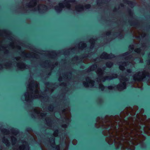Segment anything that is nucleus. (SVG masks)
<instances>
[{
    "label": "nucleus",
    "instance_id": "f257e3e1",
    "mask_svg": "<svg viewBox=\"0 0 150 150\" xmlns=\"http://www.w3.org/2000/svg\"><path fill=\"white\" fill-rule=\"evenodd\" d=\"M39 2V0H31L27 4V8L34 11H38L40 13H44L48 10L49 8L47 6L43 4H39L36 7V6Z\"/></svg>",
    "mask_w": 150,
    "mask_h": 150
},
{
    "label": "nucleus",
    "instance_id": "f03ea898",
    "mask_svg": "<svg viewBox=\"0 0 150 150\" xmlns=\"http://www.w3.org/2000/svg\"><path fill=\"white\" fill-rule=\"evenodd\" d=\"M96 74L99 78V81H104L106 80H111L114 78H116L117 77V75L116 74H112L110 76H103L104 74V71L101 68H98L96 71ZM97 81H98V79L97 78Z\"/></svg>",
    "mask_w": 150,
    "mask_h": 150
},
{
    "label": "nucleus",
    "instance_id": "7ed1b4c3",
    "mask_svg": "<svg viewBox=\"0 0 150 150\" xmlns=\"http://www.w3.org/2000/svg\"><path fill=\"white\" fill-rule=\"evenodd\" d=\"M76 4L75 0H64V3H59V6H54V9L57 12L59 13L61 12L62 9L65 6L68 9H70L71 4Z\"/></svg>",
    "mask_w": 150,
    "mask_h": 150
},
{
    "label": "nucleus",
    "instance_id": "20e7f679",
    "mask_svg": "<svg viewBox=\"0 0 150 150\" xmlns=\"http://www.w3.org/2000/svg\"><path fill=\"white\" fill-rule=\"evenodd\" d=\"M131 31L132 33H133V36L135 37L137 40V42H135L134 40V43L135 44H138L140 43V37L144 38L146 36V34L143 31L140 29L138 30H137L135 27H132L131 29Z\"/></svg>",
    "mask_w": 150,
    "mask_h": 150
},
{
    "label": "nucleus",
    "instance_id": "39448f33",
    "mask_svg": "<svg viewBox=\"0 0 150 150\" xmlns=\"http://www.w3.org/2000/svg\"><path fill=\"white\" fill-rule=\"evenodd\" d=\"M150 75L149 72L145 71L142 72L139 71L133 75V80L136 81L141 82L146 78V76L149 77Z\"/></svg>",
    "mask_w": 150,
    "mask_h": 150
},
{
    "label": "nucleus",
    "instance_id": "423d86ee",
    "mask_svg": "<svg viewBox=\"0 0 150 150\" xmlns=\"http://www.w3.org/2000/svg\"><path fill=\"white\" fill-rule=\"evenodd\" d=\"M129 52H127L121 55L122 56L124 57L125 59L128 61L121 62V64L119 66V69L120 70H124L125 69V67L129 64V63H131V62H130L131 60H134V58H132V55H129Z\"/></svg>",
    "mask_w": 150,
    "mask_h": 150
},
{
    "label": "nucleus",
    "instance_id": "0eeeda50",
    "mask_svg": "<svg viewBox=\"0 0 150 150\" xmlns=\"http://www.w3.org/2000/svg\"><path fill=\"white\" fill-rule=\"evenodd\" d=\"M58 62H57L54 63L51 62L50 60H45L43 61L41 64V66L44 68H50L51 70H52L56 67L57 66Z\"/></svg>",
    "mask_w": 150,
    "mask_h": 150
},
{
    "label": "nucleus",
    "instance_id": "6e6552de",
    "mask_svg": "<svg viewBox=\"0 0 150 150\" xmlns=\"http://www.w3.org/2000/svg\"><path fill=\"white\" fill-rule=\"evenodd\" d=\"M22 55L25 58H32L38 59L40 58V56L38 54L33 52H27L24 50L22 52Z\"/></svg>",
    "mask_w": 150,
    "mask_h": 150
},
{
    "label": "nucleus",
    "instance_id": "1a4fd4ad",
    "mask_svg": "<svg viewBox=\"0 0 150 150\" xmlns=\"http://www.w3.org/2000/svg\"><path fill=\"white\" fill-rule=\"evenodd\" d=\"M89 57V54L86 55L83 57H79L78 56H76L72 58L71 61L73 62H76L79 60H83V62L85 64H88L91 62V61L90 60L88 57Z\"/></svg>",
    "mask_w": 150,
    "mask_h": 150
},
{
    "label": "nucleus",
    "instance_id": "9d476101",
    "mask_svg": "<svg viewBox=\"0 0 150 150\" xmlns=\"http://www.w3.org/2000/svg\"><path fill=\"white\" fill-rule=\"evenodd\" d=\"M63 77L61 75L59 76L58 80L59 81H62L63 79L65 81H70L72 77V73L70 72H67L62 74Z\"/></svg>",
    "mask_w": 150,
    "mask_h": 150
},
{
    "label": "nucleus",
    "instance_id": "9b49d317",
    "mask_svg": "<svg viewBox=\"0 0 150 150\" xmlns=\"http://www.w3.org/2000/svg\"><path fill=\"white\" fill-rule=\"evenodd\" d=\"M91 7V5L89 4H87L84 6L80 4H78L75 6V8L76 11L78 12L83 11L85 9H87L90 8Z\"/></svg>",
    "mask_w": 150,
    "mask_h": 150
},
{
    "label": "nucleus",
    "instance_id": "f8f14e48",
    "mask_svg": "<svg viewBox=\"0 0 150 150\" xmlns=\"http://www.w3.org/2000/svg\"><path fill=\"white\" fill-rule=\"evenodd\" d=\"M115 57L114 55L112 54H108L105 52H103L100 56V58L105 59H112Z\"/></svg>",
    "mask_w": 150,
    "mask_h": 150
},
{
    "label": "nucleus",
    "instance_id": "ddd939ff",
    "mask_svg": "<svg viewBox=\"0 0 150 150\" xmlns=\"http://www.w3.org/2000/svg\"><path fill=\"white\" fill-rule=\"evenodd\" d=\"M16 66L18 68L21 70H23L25 69L30 68V67L26 65L23 62H18L17 63Z\"/></svg>",
    "mask_w": 150,
    "mask_h": 150
},
{
    "label": "nucleus",
    "instance_id": "4468645a",
    "mask_svg": "<svg viewBox=\"0 0 150 150\" xmlns=\"http://www.w3.org/2000/svg\"><path fill=\"white\" fill-rule=\"evenodd\" d=\"M3 66H4L6 69L10 68L12 66V62L11 61L6 62L3 64ZM3 68V65L0 64V70H2Z\"/></svg>",
    "mask_w": 150,
    "mask_h": 150
},
{
    "label": "nucleus",
    "instance_id": "2eb2a0df",
    "mask_svg": "<svg viewBox=\"0 0 150 150\" xmlns=\"http://www.w3.org/2000/svg\"><path fill=\"white\" fill-rule=\"evenodd\" d=\"M129 79L125 76H121L120 78V81L122 84H127V83L129 82Z\"/></svg>",
    "mask_w": 150,
    "mask_h": 150
},
{
    "label": "nucleus",
    "instance_id": "dca6fc26",
    "mask_svg": "<svg viewBox=\"0 0 150 150\" xmlns=\"http://www.w3.org/2000/svg\"><path fill=\"white\" fill-rule=\"evenodd\" d=\"M85 80L86 82H83V84H94V81L91 80L88 76H87L86 77Z\"/></svg>",
    "mask_w": 150,
    "mask_h": 150
},
{
    "label": "nucleus",
    "instance_id": "f3484780",
    "mask_svg": "<svg viewBox=\"0 0 150 150\" xmlns=\"http://www.w3.org/2000/svg\"><path fill=\"white\" fill-rule=\"evenodd\" d=\"M79 50H82L87 47L86 44L83 42H80L77 45Z\"/></svg>",
    "mask_w": 150,
    "mask_h": 150
},
{
    "label": "nucleus",
    "instance_id": "a211bd4d",
    "mask_svg": "<svg viewBox=\"0 0 150 150\" xmlns=\"http://www.w3.org/2000/svg\"><path fill=\"white\" fill-rule=\"evenodd\" d=\"M110 0H97V5L100 6H103L107 2H108Z\"/></svg>",
    "mask_w": 150,
    "mask_h": 150
},
{
    "label": "nucleus",
    "instance_id": "6ab92c4d",
    "mask_svg": "<svg viewBox=\"0 0 150 150\" xmlns=\"http://www.w3.org/2000/svg\"><path fill=\"white\" fill-rule=\"evenodd\" d=\"M129 23L131 26H134L137 27V26L139 25L140 23L139 21L136 19L132 21H129Z\"/></svg>",
    "mask_w": 150,
    "mask_h": 150
},
{
    "label": "nucleus",
    "instance_id": "aec40b11",
    "mask_svg": "<svg viewBox=\"0 0 150 150\" xmlns=\"http://www.w3.org/2000/svg\"><path fill=\"white\" fill-rule=\"evenodd\" d=\"M48 56L51 59H55L57 56V54L55 51H53L48 54Z\"/></svg>",
    "mask_w": 150,
    "mask_h": 150
},
{
    "label": "nucleus",
    "instance_id": "412c9836",
    "mask_svg": "<svg viewBox=\"0 0 150 150\" xmlns=\"http://www.w3.org/2000/svg\"><path fill=\"white\" fill-rule=\"evenodd\" d=\"M117 33H118L119 34V37L120 39H121L124 37V31L123 30L121 29H120L118 32H115L114 33V34H116Z\"/></svg>",
    "mask_w": 150,
    "mask_h": 150
},
{
    "label": "nucleus",
    "instance_id": "4be33fe9",
    "mask_svg": "<svg viewBox=\"0 0 150 150\" xmlns=\"http://www.w3.org/2000/svg\"><path fill=\"white\" fill-rule=\"evenodd\" d=\"M28 84H39V83L37 81L34 80L31 76L28 80Z\"/></svg>",
    "mask_w": 150,
    "mask_h": 150
},
{
    "label": "nucleus",
    "instance_id": "5701e85b",
    "mask_svg": "<svg viewBox=\"0 0 150 150\" xmlns=\"http://www.w3.org/2000/svg\"><path fill=\"white\" fill-rule=\"evenodd\" d=\"M97 67V64H95L92 65L90 67L87 69V71L89 72L96 70Z\"/></svg>",
    "mask_w": 150,
    "mask_h": 150
},
{
    "label": "nucleus",
    "instance_id": "b1692460",
    "mask_svg": "<svg viewBox=\"0 0 150 150\" xmlns=\"http://www.w3.org/2000/svg\"><path fill=\"white\" fill-rule=\"evenodd\" d=\"M95 39L93 38L90 39L89 40V41L91 44L90 48L91 49H92L94 47L95 43Z\"/></svg>",
    "mask_w": 150,
    "mask_h": 150
},
{
    "label": "nucleus",
    "instance_id": "393cba45",
    "mask_svg": "<svg viewBox=\"0 0 150 150\" xmlns=\"http://www.w3.org/2000/svg\"><path fill=\"white\" fill-rule=\"evenodd\" d=\"M126 3L132 8H133L135 5V3L133 1H127Z\"/></svg>",
    "mask_w": 150,
    "mask_h": 150
},
{
    "label": "nucleus",
    "instance_id": "a878e982",
    "mask_svg": "<svg viewBox=\"0 0 150 150\" xmlns=\"http://www.w3.org/2000/svg\"><path fill=\"white\" fill-rule=\"evenodd\" d=\"M134 51L135 52L139 54H140L141 53V54L143 55L144 54V52H141L142 50L140 48H136Z\"/></svg>",
    "mask_w": 150,
    "mask_h": 150
},
{
    "label": "nucleus",
    "instance_id": "bb28decb",
    "mask_svg": "<svg viewBox=\"0 0 150 150\" xmlns=\"http://www.w3.org/2000/svg\"><path fill=\"white\" fill-rule=\"evenodd\" d=\"M117 87L118 88V90L119 91H121L126 88V85H117Z\"/></svg>",
    "mask_w": 150,
    "mask_h": 150
},
{
    "label": "nucleus",
    "instance_id": "cd10ccee",
    "mask_svg": "<svg viewBox=\"0 0 150 150\" xmlns=\"http://www.w3.org/2000/svg\"><path fill=\"white\" fill-rule=\"evenodd\" d=\"M113 65L112 62H108L106 63V67L109 68L111 67Z\"/></svg>",
    "mask_w": 150,
    "mask_h": 150
},
{
    "label": "nucleus",
    "instance_id": "c85d7f7f",
    "mask_svg": "<svg viewBox=\"0 0 150 150\" xmlns=\"http://www.w3.org/2000/svg\"><path fill=\"white\" fill-rule=\"evenodd\" d=\"M3 34L7 35V31L5 30H0V35H1Z\"/></svg>",
    "mask_w": 150,
    "mask_h": 150
},
{
    "label": "nucleus",
    "instance_id": "c756f323",
    "mask_svg": "<svg viewBox=\"0 0 150 150\" xmlns=\"http://www.w3.org/2000/svg\"><path fill=\"white\" fill-rule=\"evenodd\" d=\"M9 45L11 47L12 49H14L15 48L16 46L13 42H10L9 44Z\"/></svg>",
    "mask_w": 150,
    "mask_h": 150
},
{
    "label": "nucleus",
    "instance_id": "7c9ffc66",
    "mask_svg": "<svg viewBox=\"0 0 150 150\" xmlns=\"http://www.w3.org/2000/svg\"><path fill=\"white\" fill-rule=\"evenodd\" d=\"M14 59L16 61H18L21 60V57H14Z\"/></svg>",
    "mask_w": 150,
    "mask_h": 150
},
{
    "label": "nucleus",
    "instance_id": "2f4dec72",
    "mask_svg": "<svg viewBox=\"0 0 150 150\" xmlns=\"http://www.w3.org/2000/svg\"><path fill=\"white\" fill-rule=\"evenodd\" d=\"M111 32L110 31H108L106 32L105 35L106 36H109L111 34Z\"/></svg>",
    "mask_w": 150,
    "mask_h": 150
},
{
    "label": "nucleus",
    "instance_id": "473e14b6",
    "mask_svg": "<svg viewBox=\"0 0 150 150\" xmlns=\"http://www.w3.org/2000/svg\"><path fill=\"white\" fill-rule=\"evenodd\" d=\"M129 49L132 50L134 49V46L133 45H130L129 46Z\"/></svg>",
    "mask_w": 150,
    "mask_h": 150
},
{
    "label": "nucleus",
    "instance_id": "72a5a7b5",
    "mask_svg": "<svg viewBox=\"0 0 150 150\" xmlns=\"http://www.w3.org/2000/svg\"><path fill=\"white\" fill-rule=\"evenodd\" d=\"M15 48H16L19 50H20L21 49V46L18 45H16Z\"/></svg>",
    "mask_w": 150,
    "mask_h": 150
},
{
    "label": "nucleus",
    "instance_id": "f704fd0d",
    "mask_svg": "<svg viewBox=\"0 0 150 150\" xmlns=\"http://www.w3.org/2000/svg\"><path fill=\"white\" fill-rule=\"evenodd\" d=\"M146 64L148 65H150V59L147 60Z\"/></svg>",
    "mask_w": 150,
    "mask_h": 150
},
{
    "label": "nucleus",
    "instance_id": "c9c22d12",
    "mask_svg": "<svg viewBox=\"0 0 150 150\" xmlns=\"http://www.w3.org/2000/svg\"><path fill=\"white\" fill-rule=\"evenodd\" d=\"M124 5L123 3H120L119 6V7L120 8V7H124Z\"/></svg>",
    "mask_w": 150,
    "mask_h": 150
},
{
    "label": "nucleus",
    "instance_id": "e433bc0d",
    "mask_svg": "<svg viewBox=\"0 0 150 150\" xmlns=\"http://www.w3.org/2000/svg\"><path fill=\"white\" fill-rule=\"evenodd\" d=\"M127 71L129 73H131L132 72V71L130 69H127Z\"/></svg>",
    "mask_w": 150,
    "mask_h": 150
},
{
    "label": "nucleus",
    "instance_id": "4c0bfd02",
    "mask_svg": "<svg viewBox=\"0 0 150 150\" xmlns=\"http://www.w3.org/2000/svg\"><path fill=\"white\" fill-rule=\"evenodd\" d=\"M76 49V48L75 47H72L70 49H69V50L70 49L71 51H73L75 50Z\"/></svg>",
    "mask_w": 150,
    "mask_h": 150
},
{
    "label": "nucleus",
    "instance_id": "58836bf2",
    "mask_svg": "<svg viewBox=\"0 0 150 150\" xmlns=\"http://www.w3.org/2000/svg\"><path fill=\"white\" fill-rule=\"evenodd\" d=\"M56 83H50L49 82H47L46 83H45V84H48V85H49V84H55Z\"/></svg>",
    "mask_w": 150,
    "mask_h": 150
},
{
    "label": "nucleus",
    "instance_id": "ea45409f",
    "mask_svg": "<svg viewBox=\"0 0 150 150\" xmlns=\"http://www.w3.org/2000/svg\"><path fill=\"white\" fill-rule=\"evenodd\" d=\"M108 88L110 89H112V88L111 86H109L108 87Z\"/></svg>",
    "mask_w": 150,
    "mask_h": 150
},
{
    "label": "nucleus",
    "instance_id": "a19ab883",
    "mask_svg": "<svg viewBox=\"0 0 150 150\" xmlns=\"http://www.w3.org/2000/svg\"><path fill=\"white\" fill-rule=\"evenodd\" d=\"M62 84V85H63V84H67L64 82H63L62 83H61L60 84Z\"/></svg>",
    "mask_w": 150,
    "mask_h": 150
},
{
    "label": "nucleus",
    "instance_id": "79ce46f5",
    "mask_svg": "<svg viewBox=\"0 0 150 150\" xmlns=\"http://www.w3.org/2000/svg\"><path fill=\"white\" fill-rule=\"evenodd\" d=\"M142 46H143V47H145L146 46V45H145V43H143V44H142Z\"/></svg>",
    "mask_w": 150,
    "mask_h": 150
},
{
    "label": "nucleus",
    "instance_id": "37998d69",
    "mask_svg": "<svg viewBox=\"0 0 150 150\" xmlns=\"http://www.w3.org/2000/svg\"><path fill=\"white\" fill-rule=\"evenodd\" d=\"M93 61L94 62H96L97 60V58L93 59Z\"/></svg>",
    "mask_w": 150,
    "mask_h": 150
},
{
    "label": "nucleus",
    "instance_id": "c03bdc74",
    "mask_svg": "<svg viewBox=\"0 0 150 150\" xmlns=\"http://www.w3.org/2000/svg\"><path fill=\"white\" fill-rule=\"evenodd\" d=\"M103 71H104V70H105V67H103Z\"/></svg>",
    "mask_w": 150,
    "mask_h": 150
},
{
    "label": "nucleus",
    "instance_id": "a18cd8bd",
    "mask_svg": "<svg viewBox=\"0 0 150 150\" xmlns=\"http://www.w3.org/2000/svg\"><path fill=\"white\" fill-rule=\"evenodd\" d=\"M140 62L141 63H142L143 62V60L142 59L140 60Z\"/></svg>",
    "mask_w": 150,
    "mask_h": 150
},
{
    "label": "nucleus",
    "instance_id": "49530a36",
    "mask_svg": "<svg viewBox=\"0 0 150 150\" xmlns=\"http://www.w3.org/2000/svg\"><path fill=\"white\" fill-rule=\"evenodd\" d=\"M51 72H50L49 73L48 75H50L51 74Z\"/></svg>",
    "mask_w": 150,
    "mask_h": 150
},
{
    "label": "nucleus",
    "instance_id": "de8ad7c7",
    "mask_svg": "<svg viewBox=\"0 0 150 150\" xmlns=\"http://www.w3.org/2000/svg\"><path fill=\"white\" fill-rule=\"evenodd\" d=\"M27 93H25L24 95V96L25 97H26V96H27Z\"/></svg>",
    "mask_w": 150,
    "mask_h": 150
},
{
    "label": "nucleus",
    "instance_id": "09e8293b",
    "mask_svg": "<svg viewBox=\"0 0 150 150\" xmlns=\"http://www.w3.org/2000/svg\"><path fill=\"white\" fill-rule=\"evenodd\" d=\"M103 85H100V86H99V87L100 88V87L103 86Z\"/></svg>",
    "mask_w": 150,
    "mask_h": 150
},
{
    "label": "nucleus",
    "instance_id": "8fccbe9b",
    "mask_svg": "<svg viewBox=\"0 0 150 150\" xmlns=\"http://www.w3.org/2000/svg\"><path fill=\"white\" fill-rule=\"evenodd\" d=\"M148 56L149 57H150V53L148 54Z\"/></svg>",
    "mask_w": 150,
    "mask_h": 150
},
{
    "label": "nucleus",
    "instance_id": "3c124183",
    "mask_svg": "<svg viewBox=\"0 0 150 150\" xmlns=\"http://www.w3.org/2000/svg\"><path fill=\"white\" fill-rule=\"evenodd\" d=\"M47 0L48 1H49V2H50V1L51 0Z\"/></svg>",
    "mask_w": 150,
    "mask_h": 150
},
{
    "label": "nucleus",
    "instance_id": "603ef678",
    "mask_svg": "<svg viewBox=\"0 0 150 150\" xmlns=\"http://www.w3.org/2000/svg\"><path fill=\"white\" fill-rule=\"evenodd\" d=\"M99 84L101 85V84H102V83H100V84Z\"/></svg>",
    "mask_w": 150,
    "mask_h": 150
},
{
    "label": "nucleus",
    "instance_id": "864d4df0",
    "mask_svg": "<svg viewBox=\"0 0 150 150\" xmlns=\"http://www.w3.org/2000/svg\"><path fill=\"white\" fill-rule=\"evenodd\" d=\"M101 90H103V89H101Z\"/></svg>",
    "mask_w": 150,
    "mask_h": 150
},
{
    "label": "nucleus",
    "instance_id": "5fc2aeb1",
    "mask_svg": "<svg viewBox=\"0 0 150 150\" xmlns=\"http://www.w3.org/2000/svg\"><path fill=\"white\" fill-rule=\"evenodd\" d=\"M20 150H21V149H20Z\"/></svg>",
    "mask_w": 150,
    "mask_h": 150
}]
</instances>
